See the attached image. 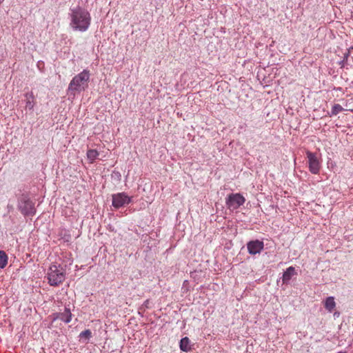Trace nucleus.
I'll list each match as a JSON object with an SVG mask.
<instances>
[{"mask_svg": "<svg viewBox=\"0 0 353 353\" xmlns=\"http://www.w3.org/2000/svg\"><path fill=\"white\" fill-rule=\"evenodd\" d=\"M70 27L75 31L85 32L91 23V16L88 10L77 6L71 10Z\"/></svg>", "mask_w": 353, "mask_h": 353, "instance_id": "f257e3e1", "label": "nucleus"}, {"mask_svg": "<svg viewBox=\"0 0 353 353\" xmlns=\"http://www.w3.org/2000/svg\"><path fill=\"white\" fill-rule=\"evenodd\" d=\"M90 73L88 70H83L82 72L75 75L70 81L68 91L75 94L84 91L88 87Z\"/></svg>", "mask_w": 353, "mask_h": 353, "instance_id": "f03ea898", "label": "nucleus"}, {"mask_svg": "<svg viewBox=\"0 0 353 353\" xmlns=\"http://www.w3.org/2000/svg\"><path fill=\"white\" fill-rule=\"evenodd\" d=\"M47 278L52 286H57L65 280V275L63 269L56 265H51L48 270Z\"/></svg>", "mask_w": 353, "mask_h": 353, "instance_id": "7ed1b4c3", "label": "nucleus"}, {"mask_svg": "<svg viewBox=\"0 0 353 353\" xmlns=\"http://www.w3.org/2000/svg\"><path fill=\"white\" fill-rule=\"evenodd\" d=\"M19 209L25 216L33 215L35 213L34 203L26 196L22 197L20 200Z\"/></svg>", "mask_w": 353, "mask_h": 353, "instance_id": "20e7f679", "label": "nucleus"}, {"mask_svg": "<svg viewBox=\"0 0 353 353\" xmlns=\"http://www.w3.org/2000/svg\"><path fill=\"white\" fill-rule=\"evenodd\" d=\"M245 201V199L239 193L231 194L228 196L226 204L229 209L236 210L243 205Z\"/></svg>", "mask_w": 353, "mask_h": 353, "instance_id": "39448f33", "label": "nucleus"}, {"mask_svg": "<svg viewBox=\"0 0 353 353\" xmlns=\"http://www.w3.org/2000/svg\"><path fill=\"white\" fill-rule=\"evenodd\" d=\"M131 201V198L129 197L125 192H120L112 195V205L115 208H119L128 204Z\"/></svg>", "mask_w": 353, "mask_h": 353, "instance_id": "423d86ee", "label": "nucleus"}, {"mask_svg": "<svg viewBox=\"0 0 353 353\" xmlns=\"http://www.w3.org/2000/svg\"><path fill=\"white\" fill-rule=\"evenodd\" d=\"M306 154L308 159L310 171L312 174H318L320 170V163L316 155L310 151H307Z\"/></svg>", "mask_w": 353, "mask_h": 353, "instance_id": "0eeeda50", "label": "nucleus"}, {"mask_svg": "<svg viewBox=\"0 0 353 353\" xmlns=\"http://www.w3.org/2000/svg\"><path fill=\"white\" fill-rule=\"evenodd\" d=\"M263 247V242L259 240L251 241L247 244L248 252L252 255L260 253Z\"/></svg>", "mask_w": 353, "mask_h": 353, "instance_id": "6e6552de", "label": "nucleus"}, {"mask_svg": "<svg viewBox=\"0 0 353 353\" xmlns=\"http://www.w3.org/2000/svg\"><path fill=\"white\" fill-rule=\"evenodd\" d=\"M53 319H60L66 323H70L72 320V314L70 310L65 308L63 312L54 314Z\"/></svg>", "mask_w": 353, "mask_h": 353, "instance_id": "1a4fd4ad", "label": "nucleus"}, {"mask_svg": "<svg viewBox=\"0 0 353 353\" xmlns=\"http://www.w3.org/2000/svg\"><path fill=\"white\" fill-rule=\"evenodd\" d=\"M296 274L295 269L294 267H289L287 268V270L284 272L282 277L283 282L284 283H288L290 279H292V276H294Z\"/></svg>", "mask_w": 353, "mask_h": 353, "instance_id": "9d476101", "label": "nucleus"}, {"mask_svg": "<svg viewBox=\"0 0 353 353\" xmlns=\"http://www.w3.org/2000/svg\"><path fill=\"white\" fill-rule=\"evenodd\" d=\"M324 306L328 312H332L336 307L334 298L333 296L327 297L325 301Z\"/></svg>", "mask_w": 353, "mask_h": 353, "instance_id": "9b49d317", "label": "nucleus"}, {"mask_svg": "<svg viewBox=\"0 0 353 353\" xmlns=\"http://www.w3.org/2000/svg\"><path fill=\"white\" fill-rule=\"evenodd\" d=\"M180 349L183 352H189L191 350L190 345V339L188 337H184L181 339Z\"/></svg>", "mask_w": 353, "mask_h": 353, "instance_id": "f8f14e48", "label": "nucleus"}, {"mask_svg": "<svg viewBox=\"0 0 353 353\" xmlns=\"http://www.w3.org/2000/svg\"><path fill=\"white\" fill-rule=\"evenodd\" d=\"M8 256L5 251L0 250V268L3 269L8 264Z\"/></svg>", "mask_w": 353, "mask_h": 353, "instance_id": "ddd939ff", "label": "nucleus"}, {"mask_svg": "<svg viewBox=\"0 0 353 353\" xmlns=\"http://www.w3.org/2000/svg\"><path fill=\"white\" fill-rule=\"evenodd\" d=\"M99 154V152L96 150H88L87 152V157L90 163H93L98 157Z\"/></svg>", "mask_w": 353, "mask_h": 353, "instance_id": "4468645a", "label": "nucleus"}, {"mask_svg": "<svg viewBox=\"0 0 353 353\" xmlns=\"http://www.w3.org/2000/svg\"><path fill=\"white\" fill-rule=\"evenodd\" d=\"M34 95L32 92L26 94V108L29 110H32L34 107Z\"/></svg>", "mask_w": 353, "mask_h": 353, "instance_id": "2eb2a0df", "label": "nucleus"}, {"mask_svg": "<svg viewBox=\"0 0 353 353\" xmlns=\"http://www.w3.org/2000/svg\"><path fill=\"white\" fill-rule=\"evenodd\" d=\"M92 337V332L90 330H85L79 334L80 340H89Z\"/></svg>", "mask_w": 353, "mask_h": 353, "instance_id": "dca6fc26", "label": "nucleus"}, {"mask_svg": "<svg viewBox=\"0 0 353 353\" xmlns=\"http://www.w3.org/2000/svg\"><path fill=\"white\" fill-rule=\"evenodd\" d=\"M343 108L339 104H334L332 108V115H336L339 112L343 111Z\"/></svg>", "mask_w": 353, "mask_h": 353, "instance_id": "f3484780", "label": "nucleus"}]
</instances>
